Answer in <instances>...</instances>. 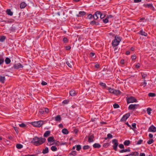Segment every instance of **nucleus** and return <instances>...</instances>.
<instances>
[{
  "label": "nucleus",
  "mask_w": 156,
  "mask_h": 156,
  "mask_svg": "<svg viewBox=\"0 0 156 156\" xmlns=\"http://www.w3.org/2000/svg\"><path fill=\"white\" fill-rule=\"evenodd\" d=\"M152 110L150 108H148L147 109V114L148 115H150L151 114V111Z\"/></svg>",
  "instance_id": "c9c22d12"
},
{
  "label": "nucleus",
  "mask_w": 156,
  "mask_h": 156,
  "mask_svg": "<svg viewBox=\"0 0 156 156\" xmlns=\"http://www.w3.org/2000/svg\"><path fill=\"white\" fill-rule=\"evenodd\" d=\"M139 33L140 35L144 36H147V33H146L145 31H143V30H140V31Z\"/></svg>",
  "instance_id": "dca6fc26"
},
{
  "label": "nucleus",
  "mask_w": 156,
  "mask_h": 156,
  "mask_svg": "<svg viewBox=\"0 0 156 156\" xmlns=\"http://www.w3.org/2000/svg\"><path fill=\"white\" fill-rule=\"evenodd\" d=\"M148 131L150 132H156V127L152 125L149 128Z\"/></svg>",
  "instance_id": "9d476101"
},
{
  "label": "nucleus",
  "mask_w": 156,
  "mask_h": 156,
  "mask_svg": "<svg viewBox=\"0 0 156 156\" xmlns=\"http://www.w3.org/2000/svg\"><path fill=\"white\" fill-rule=\"evenodd\" d=\"M113 94L116 95H118L121 93V92L119 90L115 89L113 90Z\"/></svg>",
  "instance_id": "aec40b11"
},
{
  "label": "nucleus",
  "mask_w": 156,
  "mask_h": 156,
  "mask_svg": "<svg viewBox=\"0 0 156 156\" xmlns=\"http://www.w3.org/2000/svg\"><path fill=\"white\" fill-rule=\"evenodd\" d=\"M130 144V141L129 140H126L124 142V144L125 145L128 146Z\"/></svg>",
  "instance_id": "7c9ffc66"
},
{
  "label": "nucleus",
  "mask_w": 156,
  "mask_h": 156,
  "mask_svg": "<svg viewBox=\"0 0 156 156\" xmlns=\"http://www.w3.org/2000/svg\"><path fill=\"white\" fill-rule=\"evenodd\" d=\"M47 140L48 142H55V141L54 138L53 136L49 137L48 138Z\"/></svg>",
  "instance_id": "ddd939ff"
},
{
  "label": "nucleus",
  "mask_w": 156,
  "mask_h": 156,
  "mask_svg": "<svg viewBox=\"0 0 156 156\" xmlns=\"http://www.w3.org/2000/svg\"><path fill=\"white\" fill-rule=\"evenodd\" d=\"M55 142H48L47 143V144L48 145L51 146V145L54 144H55Z\"/></svg>",
  "instance_id": "de8ad7c7"
},
{
  "label": "nucleus",
  "mask_w": 156,
  "mask_h": 156,
  "mask_svg": "<svg viewBox=\"0 0 156 156\" xmlns=\"http://www.w3.org/2000/svg\"><path fill=\"white\" fill-rule=\"evenodd\" d=\"M139 106L138 104H131L129 106L128 109L129 110H134L137 108Z\"/></svg>",
  "instance_id": "423d86ee"
},
{
  "label": "nucleus",
  "mask_w": 156,
  "mask_h": 156,
  "mask_svg": "<svg viewBox=\"0 0 156 156\" xmlns=\"http://www.w3.org/2000/svg\"><path fill=\"white\" fill-rule=\"evenodd\" d=\"M114 89L112 88H109L108 89V90L109 92L110 93H113V91Z\"/></svg>",
  "instance_id": "a18cd8bd"
},
{
  "label": "nucleus",
  "mask_w": 156,
  "mask_h": 156,
  "mask_svg": "<svg viewBox=\"0 0 156 156\" xmlns=\"http://www.w3.org/2000/svg\"><path fill=\"white\" fill-rule=\"evenodd\" d=\"M131 58H132V59L133 60H135L136 58V55H132L131 57Z\"/></svg>",
  "instance_id": "bf43d9fd"
},
{
  "label": "nucleus",
  "mask_w": 156,
  "mask_h": 156,
  "mask_svg": "<svg viewBox=\"0 0 156 156\" xmlns=\"http://www.w3.org/2000/svg\"><path fill=\"white\" fill-rule=\"evenodd\" d=\"M66 49L67 50H69L71 49V47L69 46H67L66 47Z\"/></svg>",
  "instance_id": "e2e57ef3"
},
{
  "label": "nucleus",
  "mask_w": 156,
  "mask_h": 156,
  "mask_svg": "<svg viewBox=\"0 0 156 156\" xmlns=\"http://www.w3.org/2000/svg\"><path fill=\"white\" fill-rule=\"evenodd\" d=\"M107 137H108V138H112V137H113V136L110 133H108V135H107Z\"/></svg>",
  "instance_id": "8fccbe9b"
},
{
  "label": "nucleus",
  "mask_w": 156,
  "mask_h": 156,
  "mask_svg": "<svg viewBox=\"0 0 156 156\" xmlns=\"http://www.w3.org/2000/svg\"><path fill=\"white\" fill-rule=\"evenodd\" d=\"M76 150L78 151H80L81 148V146L80 145H77L76 146Z\"/></svg>",
  "instance_id": "ea45409f"
},
{
  "label": "nucleus",
  "mask_w": 156,
  "mask_h": 156,
  "mask_svg": "<svg viewBox=\"0 0 156 156\" xmlns=\"http://www.w3.org/2000/svg\"><path fill=\"white\" fill-rule=\"evenodd\" d=\"M6 12L7 14L10 16H12L13 14V12L10 9H8L6 11Z\"/></svg>",
  "instance_id": "393cba45"
},
{
  "label": "nucleus",
  "mask_w": 156,
  "mask_h": 156,
  "mask_svg": "<svg viewBox=\"0 0 156 156\" xmlns=\"http://www.w3.org/2000/svg\"><path fill=\"white\" fill-rule=\"evenodd\" d=\"M130 148H128L127 149H126L121 150L119 151V152L120 153H123L126 152H130Z\"/></svg>",
  "instance_id": "412c9836"
},
{
  "label": "nucleus",
  "mask_w": 156,
  "mask_h": 156,
  "mask_svg": "<svg viewBox=\"0 0 156 156\" xmlns=\"http://www.w3.org/2000/svg\"><path fill=\"white\" fill-rule=\"evenodd\" d=\"M135 67L137 69L139 68L140 67V64L138 63L136 65Z\"/></svg>",
  "instance_id": "69168bd1"
},
{
  "label": "nucleus",
  "mask_w": 156,
  "mask_h": 156,
  "mask_svg": "<svg viewBox=\"0 0 156 156\" xmlns=\"http://www.w3.org/2000/svg\"><path fill=\"white\" fill-rule=\"evenodd\" d=\"M113 107L114 108H118L119 107V105L116 104H115L113 105Z\"/></svg>",
  "instance_id": "c03bdc74"
},
{
  "label": "nucleus",
  "mask_w": 156,
  "mask_h": 156,
  "mask_svg": "<svg viewBox=\"0 0 156 156\" xmlns=\"http://www.w3.org/2000/svg\"><path fill=\"white\" fill-rule=\"evenodd\" d=\"M66 63L69 67L71 68L72 67V66L73 65V64L71 61L70 62L67 61L66 62Z\"/></svg>",
  "instance_id": "c85d7f7f"
},
{
  "label": "nucleus",
  "mask_w": 156,
  "mask_h": 156,
  "mask_svg": "<svg viewBox=\"0 0 156 156\" xmlns=\"http://www.w3.org/2000/svg\"><path fill=\"white\" fill-rule=\"evenodd\" d=\"M86 14V12L84 11H80L79 12V15H76L77 17H80L81 16H83Z\"/></svg>",
  "instance_id": "a211bd4d"
},
{
  "label": "nucleus",
  "mask_w": 156,
  "mask_h": 156,
  "mask_svg": "<svg viewBox=\"0 0 156 156\" xmlns=\"http://www.w3.org/2000/svg\"><path fill=\"white\" fill-rule=\"evenodd\" d=\"M63 41L64 43H67L68 41V39L66 37H64L63 39Z\"/></svg>",
  "instance_id": "6e6d98bb"
},
{
  "label": "nucleus",
  "mask_w": 156,
  "mask_h": 156,
  "mask_svg": "<svg viewBox=\"0 0 156 156\" xmlns=\"http://www.w3.org/2000/svg\"><path fill=\"white\" fill-rule=\"evenodd\" d=\"M19 126L21 127H24L26 126V125L24 123H22L21 124H19Z\"/></svg>",
  "instance_id": "3c124183"
},
{
  "label": "nucleus",
  "mask_w": 156,
  "mask_h": 156,
  "mask_svg": "<svg viewBox=\"0 0 156 156\" xmlns=\"http://www.w3.org/2000/svg\"><path fill=\"white\" fill-rule=\"evenodd\" d=\"M90 24L93 25H98L99 24L98 22H96L94 20H93L91 21L90 22Z\"/></svg>",
  "instance_id": "a878e982"
},
{
  "label": "nucleus",
  "mask_w": 156,
  "mask_h": 156,
  "mask_svg": "<svg viewBox=\"0 0 156 156\" xmlns=\"http://www.w3.org/2000/svg\"><path fill=\"white\" fill-rule=\"evenodd\" d=\"M5 36H2L0 37V41L2 42H3L5 39Z\"/></svg>",
  "instance_id": "473e14b6"
},
{
  "label": "nucleus",
  "mask_w": 156,
  "mask_h": 156,
  "mask_svg": "<svg viewBox=\"0 0 156 156\" xmlns=\"http://www.w3.org/2000/svg\"><path fill=\"white\" fill-rule=\"evenodd\" d=\"M103 21L104 23H107L108 22V19L107 17H106L105 19H103Z\"/></svg>",
  "instance_id": "37998d69"
},
{
  "label": "nucleus",
  "mask_w": 156,
  "mask_h": 156,
  "mask_svg": "<svg viewBox=\"0 0 156 156\" xmlns=\"http://www.w3.org/2000/svg\"><path fill=\"white\" fill-rule=\"evenodd\" d=\"M39 112L40 113H41V114H44V108H41L40 109V110Z\"/></svg>",
  "instance_id": "e433bc0d"
},
{
  "label": "nucleus",
  "mask_w": 156,
  "mask_h": 156,
  "mask_svg": "<svg viewBox=\"0 0 156 156\" xmlns=\"http://www.w3.org/2000/svg\"><path fill=\"white\" fill-rule=\"evenodd\" d=\"M46 139L44 138L40 137L39 138L37 136H35L31 141V143L36 146H39L45 141Z\"/></svg>",
  "instance_id": "f257e3e1"
},
{
  "label": "nucleus",
  "mask_w": 156,
  "mask_h": 156,
  "mask_svg": "<svg viewBox=\"0 0 156 156\" xmlns=\"http://www.w3.org/2000/svg\"><path fill=\"white\" fill-rule=\"evenodd\" d=\"M16 148L18 149H20L23 148V146L22 145L20 144H17L16 145Z\"/></svg>",
  "instance_id": "c756f323"
},
{
  "label": "nucleus",
  "mask_w": 156,
  "mask_h": 156,
  "mask_svg": "<svg viewBox=\"0 0 156 156\" xmlns=\"http://www.w3.org/2000/svg\"><path fill=\"white\" fill-rule=\"evenodd\" d=\"M112 143L114 144L113 148L115 151H117V147L118 145V141L116 139H114L112 140Z\"/></svg>",
  "instance_id": "39448f33"
},
{
  "label": "nucleus",
  "mask_w": 156,
  "mask_h": 156,
  "mask_svg": "<svg viewBox=\"0 0 156 156\" xmlns=\"http://www.w3.org/2000/svg\"><path fill=\"white\" fill-rule=\"evenodd\" d=\"M155 94L154 93H150L148 94V96L149 97H153L154 96H155Z\"/></svg>",
  "instance_id": "79ce46f5"
},
{
  "label": "nucleus",
  "mask_w": 156,
  "mask_h": 156,
  "mask_svg": "<svg viewBox=\"0 0 156 156\" xmlns=\"http://www.w3.org/2000/svg\"><path fill=\"white\" fill-rule=\"evenodd\" d=\"M132 126L133 127V128L134 129L136 128V124L135 123H132Z\"/></svg>",
  "instance_id": "864d4df0"
},
{
  "label": "nucleus",
  "mask_w": 156,
  "mask_h": 156,
  "mask_svg": "<svg viewBox=\"0 0 156 156\" xmlns=\"http://www.w3.org/2000/svg\"><path fill=\"white\" fill-rule=\"evenodd\" d=\"M121 40V37H115V39L112 42V45L115 47L117 46Z\"/></svg>",
  "instance_id": "f03ea898"
},
{
  "label": "nucleus",
  "mask_w": 156,
  "mask_h": 156,
  "mask_svg": "<svg viewBox=\"0 0 156 156\" xmlns=\"http://www.w3.org/2000/svg\"><path fill=\"white\" fill-rule=\"evenodd\" d=\"M5 63L7 64H9L11 62V60L9 58L7 57L6 58L5 60Z\"/></svg>",
  "instance_id": "5701e85b"
},
{
  "label": "nucleus",
  "mask_w": 156,
  "mask_h": 156,
  "mask_svg": "<svg viewBox=\"0 0 156 156\" xmlns=\"http://www.w3.org/2000/svg\"><path fill=\"white\" fill-rule=\"evenodd\" d=\"M130 113H128L125 115H124L122 118L121 119V121H125L130 116Z\"/></svg>",
  "instance_id": "0eeeda50"
},
{
  "label": "nucleus",
  "mask_w": 156,
  "mask_h": 156,
  "mask_svg": "<svg viewBox=\"0 0 156 156\" xmlns=\"http://www.w3.org/2000/svg\"><path fill=\"white\" fill-rule=\"evenodd\" d=\"M69 101L67 100H65L63 101L62 102V103L64 104H67L68 103Z\"/></svg>",
  "instance_id": "603ef678"
},
{
  "label": "nucleus",
  "mask_w": 156,
  "mask_h": 156,
  "mask_svg": "<svg viewBox=\"0 0 156 156\" xmlns=\"http://www.w3.org/2000/svg\"><path fill=\"white\" fill-rule=\"evenodd\" d=\"M143 5L145 7L149 8L152 10L153 11L154 10V7L151 4H144Z\"/></svg>",
  "instance_id": "6e6552de"
},
{
  "label": "nucleus",
  "mask_w": 156,
  "mask_h": 156,
  "mask_svg": "<svg viewBox=\"0 0 156 156\" xmlns=\"http://www.w3.org/2000/svg\"><path fill=\"white\" fill-rule=\"evenodd\" d=\"M154 142V140L152 139H151L147 141V143L148 144H151Z\"/></svg>",
  "instance_id": "58836bf2"
},
{
  "label": "nucleus",
  "mask_w": 156,
  "mask_h": 156,
  "mask_svg": "<svg viewBox=\"0 0 156 156\" xmlns=\"http://www.w3.org/2000/svg\"><path fill=\"white\" fill-rule=\"evenodd\" d=\"M143 142V140H138L137 143L136 144L139 145L141 144L142 142Z\"/></svg>",
  "instance_id": "09e8293b"
},
{
  "label": "nucleus",
  "mask_w": 156,
  "mask_h": 156,
  "mask_svg": "<svg viewBox=\"0 0 156 156\" xmlns=\"http://www.w3.org/2000/svg\"><path fill=\"white\" fill-rule=\"evenodd\" d=\"M41 84L43 85H46L47 84V83L44 81H42Z\"/></svg>",
  "instance_id": "13d9d810"
},
{
  "label": "nucleus",
  "mask_w": 156,
  "mask_h": 156,
  "mask_svg": "<svg viewBox=\"0 0 156 156\" xmlns=\"http://www.w3.org/2000/svg\"><path fill=\"white\" fill-rule=\"evenodd\" d=\"M94 138V136L93 135H89L88 136V142L90 143L93 142V141Z\"/></svg>",
  "instance_id": "4468645a"
},
{
  "label": "nucleus",
  "mask_w": 156,
  "mask_h": 156,
  "mask_svg": "<svg viewBox=\"0 0 156 156\" xmlns=\"http://www.w3.org/2000/svg\"><path fill=\"white\" fill-rule=\"evenodd\" d=\"M44 112H46V113H48L49 112V110L48 108H44Z\"/></svg>",
  "instance_id": "49530a36"
},
{
  "label": "nucleus",
  "mask_w": 156,
  "mask_h": 156,
  "mask_svg": "<svg viewBox=\"0 0 156 156\" xmlns=\"http://www.w3.org/2000/svg\"><path fill=\"white\" fill-rule=\"evenodd\" d=\"M23 66L20 63L15 64L14 65V67L15 69H18L20 68H22Z\"/></svg>",
  "instance_id": "9b49d317"
},
{
  "label": "nucleus",
  "mask_w": 156,
  "mask_h": 156,
  "mask_svg": "<svg viewBox=\"0 0 156 156\" xmlns=\"http://www.w3.org/2000/svg\"><path fill=\"white\" fill-rule=\"evenodd\" d=\"M141 1V0H134V2L135 3H138L140 2Z\"/></svg>",
  "instance_id": "680f3d73"
},
{
  "label": "nucleus",
  "mask_w": 156,
  "mask_h": 156,
  "mask_svg": "<svg viewBox=\"0 0 156 156\" xmlns=\"http://www.w3.org/2000/svg\"><path fill=\"white\" fill-rule=\"evenodd\" d=\"M93 147L94 148H99L101 147V145L98 143H95L93 145Z\"/></svg>",
  "instance_id": "b1692460"
},
{
  "label": "nucleus",
  "mask_w": 156,
  "mask_h": 156,
  "mask_svg": "<svg viewBox=\"0 0 156 156\" xmlns=\"http://www.w3.org/2000/svg\"><path fill=\"white\" fill-rule=\"evenodd\" d=\"M101 12L99 11L96 12L93 15V18L95 20H97L98 18L100 15Z\"/></svg>",
  "instance_id": "1a4fd4ad"
},
{
  "label": "nucleus",
  "mask_w": 156,
  "mask_h": 156,
  "mask_svg": "<svg viewBox=\"0 0 156 156\" xmlns=\"http://www.w3.org/2000/svg\"><path fill=\"white\" fill-rule=\"evenodd\" d=\"M5 80V76H2L0 75V82L2 83H4Z\"/></svg>",
  "instance_id": "f3484780"
},
{
  "label": "nucleus",
  "mask_w": 156,
  "mask_h": 156,
  "mask_svg": "<svg viewBox=\"0 0 156 156\" xmlns=\"http://www.w3.org/2000/svg\"><path fill=\"white\" fill-rule=\"evenodd\" d=\"M52 119H54L55 121L58 122H60L62 119L61 116L59 115H58L55 117L54 118H53Z\"/></svg>",
  "instance_id": "f8f14e48"
},
{
  "label": "nucleus",
  "mask_w": 156,
  "mask_h": 156,
  "mask_svg": "<svg viewBox=\"0 0 156 156\" xmlns=\"http://www.w3.org/2000/svg\"><path fill=\"white\" fill-rule=\"evenodd\" d=\"M21 156H35L34 154H27L25 155H22Z\"/></svg>",
  "instance_id": "338daca9"
},
{
  "label": "nucleus",
  "mask_w": 156,
  "mask_h": 156,
  "mask_svg": "<svg viewBox=\"0 0 156 156\" xmlns=\"http://www.w3.org/2000/svg\"><path fill=\"white\" fill-rule=\"evenodd\" d=\"M145 154L144 153H140L139 156H145Z\"/></svg>",
  "instance_id": "774afa93"
},
{
  "label": "nucleus",
  "mask_w": 156,
  "mask_h": 156,
  "mask_svg": "<svg viewBox=\"0 0 156 156\" xmlns=\"http://www.w3.org/2000/svg\"><path fill=\"white\" fill-rule=\"evenodd\" d=\"M51 150L53 151H57V148L55 146H53L51 147Z\"/></svg>",
  "instance_id": "2f4dec72"
},
{
  "label": "nucleus",
  "mask_w": 156,
  "mask_h": 156,
  "mask_svg": "<svg viewBox=\"0 0 156 156\" xmlns=\"http://www.w3.org/2000/svg\"><path fill=\"white\" fill-rule=\"evenodd\" d=\"M27 5V4L24 2H22L20 4V8L21 9L24 8Z\"/></svg>",
  "instance_id": "2eb2a0df"
},
{
  "label": "nucleus",
  "mask_w": 156,
  "mask_h": 156,
  "mask_svg": "<svg viewBox=\"0 0 156 156\" xmlns=\"http://www.w3.org/2000/svg\"><path fill=\"white\" fill-rule=\"evenodd\" d=\"M126 124L129 127H130V129H132L133 130H134V129L131 127V126L130 125H129V124L128 123V122H127L126 123Z\"/></svg>",
  "instance_id": "052dcab7"
},
{
  "label": "nucleus",
  "mask_w": 156,
  "mask_h": 156,
  "mask_svg": "<svg viewBox=\"0 0 156 156\" xmlns=\"http://www.w3.org/2000/svg\"><path fill=\"white\" fill-rule=\"evenodd\" d=\"M76 154V152L75 151H73L69 154L70 155H72L73 156H75Z\"/></svg>",
  "instance_id": "f704fd0d"
},
{
  "label": "nucleus",
  "mask_w": 156,
  "mask_h": 156,
  "mask_svg": "<svg viewBox=\"0 0 156 156\" xmlns=\"http://www.w3.org/2000/svg\"><path fill=\"white\" fill-rule=\"evenodd\" d=\"M62 133L65 134H67L69 133V131L66 128H64L62 130Z\"/></svg>",
  "instance_id": "4be33fe9"
},
{
  "label": "nucleus",
  "mask_w": 156,
  "mask_h": 156,
  "mask_svg": "<svg viewBox=\"0 0 156 156\" xmlns=\"http://www.w3.org/2000/svg\"><path fill=\"white\" fill-rule=\"evenodd\" d=\"M50 134V131H46L44 134V137H47L49 136Z\"/></svg>",
  "instance_id": "6ab92c4d"
},
{
  "label": "nucleus",
  "mask_w": 156,
  "mask_h": 156,
  "mask_svg": "<svg viewBox=\"0 0 156 156\" xmlns=\"http://www.w3.org/2000/svg\"><path fill=\"white\" fill-rule=\"evenodd\" d=\"M99 84L101 86L103 87L104 88L106 87V85L105 83L101 82Z\"/></svg>",
  "instance_id": "72a5a7b5"
},
{
  "label": "nucleus",
  "mask_w": 156,
  "mask_h": 156,
  "mask_svg": "<svg viewBox=\"0 0 156 156\" xmlns=\"http://www.w3.org/2000/svg\"><path fill=\"white\" fill-rule=\"evenodd\" d=\"M105 15L102 14L101 12L100 15V17L101 19H102L104 18L105 17Z\"/></svg>",
  "instance_id": "a19ab883"
},
{
  "label": "nucleus",
  "mask_w": 156,
  "mask_h": 156,
  "mask_svg": "<svg viewBox=\"0 0 156 156\" xmlns=\"http://www.w3.org/2000/svg\"><path fill=\"white\" fill-rule=\"evenodd\" d=\"M90 147V146L89 145H85L83 146V149L84 150H87Z\"/></svg>",
  "instance_id": "4c0bfd02"
},
{
  "label": "nucleus",
  "mask_w": 156,
  "mask_h": 156,
  "mask_svg": "<svg viewBox=\"0 0 156 156\" xmlns=\"http://www.w3.org/2000/svg\"><path fill=\"white\" fill-rule=\"evenodd\" d=\"M93 17V16L91 14H90L88 16V18L90 19H91Z\"/></svg>",
  "instance_id": "4d7b16f0"
},
{
  "label": "nucleus",
  "mask_w": 156,
  "mask_h": 156,
  "mask_svg": "<svg viewBox=\"0 0 156 156\" xmlns=\"http://www.w3.org/2000/svg\"><path fill=\"white\" fill-rule=\"evenodd\" d=\"M119 147L121 149H122L124 148V146L123 144H120L119 145Z\"/></svg>",
  "instance_id": "5fc2aeb1"
},
{
  "label": "nucleus",
  "mask_w": 156,
  "mask_h": 156,
  "mask_svg": "<svg viewBox=\"0 0 156 156\" xmlns=\"http://www.w3.org/2000/svg\"><path fill=\"white\" fill-rule=\"evenodd\" d=\"M95 55V53L94 52H91L90 54V55L91 57H93Z\"/></svg>",
  "instance_id": "0e129e2a"
},
{
  "label": "nucleus",
  "mask_w": 156,
  "mask_h": 156,
  "mask_svg": "<svg viewBox=\"0 0 156 156\" xmlns=\"http://www.w3.org/2000/svg\"><path fill=\"white\" fill-rule=\"evenodd\" d=\"M48 148L47 147L45 148V149H44L42 151V153L44 154H45L48 153Z\"/></svg>",
  "instance_id": "bb28decb"
},
{
  "label": "nucleus",
  "mask_w": 156,
  "mask_h": 156,
  "mask_svg": "<svg viewBox=\"0 0 156 156\" xmlns=\"http://www.w3.org/2000/svg\"><path fill=\"white\" fill-rule=\"evenodd\" d=\"M69 94L71 96H74L76 95V93L74 90H71L70 91Z\"/></svg>",
  "instance_id": "cd10ccee"
},
{
  "label": "nucleus",
  "mask_w": 156,
  "mask_h": 156,
  "mask_svg": "<svg viewBox=\"0 0 156 156\" xmlns=\"http://www.w3.org/2000/svg\"><path fill=\"white\" fill-rule=\"evenodd\" d=\"M137 100L134 97L132 96L127 99V102L128 103L133 102H136Z\"/></svg>",
  "instance_id": "20e7f679"
},
{
  "label": "nucleus",
  "mask_w": 156,
  "mask_h": 156,
  "mask_svg": "<svg viewBox=\"0 0 156 156\" xmlns=\"http://www.w3.org/2000/svg\"><path fill=\"white\" fill-rule=\"evenodd\" d=\"M43 121H39L37 122H34L31 123V124L33 126L37 127H40L43 124Z\"/></svg>",
  "instance_id": "7ed1b4c3"
}]
</instances>
